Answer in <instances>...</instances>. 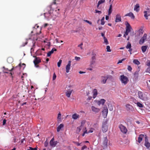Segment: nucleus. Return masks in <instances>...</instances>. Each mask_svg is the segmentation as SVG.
I'll return each mask as SVG.
<instances>
[{
	"label": "nucleus",
	"instance_id": "nucleus-1",
	"mask_svg": "<svg viewBox=\"0 0 150 150\" xmlns=\"http://www.w3.org/2000/svg\"><path fill=\"white\" fill-rule=\"evenodd\" d=\"M107 121L106 120H104L102 123V130L103 133L106 132L108 130V125Z\"/></svg>",
	"mask_w": 150,
	"mask_h": 150
},
{
	"label": "nucleus",
	"instance_id": "nucleus-2",
	"mask_svg": "<svg viewBox=\"0 0 150 150\" xmlns=\"http://www.w3.org/2000/svg\"><path fill=\"white\" fill-rule=\"evenodd\" d=\"M147 35L146 33H144L139 41V44L141 45L143 44L145 41H147Z\"/></svg>",
	"mask_w": 150,
	"mask_h": 150
},
{
	"label": "nucleus",
	"instance_id": "nucleus-3",
	"mask_svg": "<svg viewBox=\"0 0 150 150\" xmlns=\"http://www.w3.org/2000/svg\"><path fill=\"white\" fill-rule=\"evenodd\" d=\"M120 80L122 83L124 85H126L127 83L129 81L128 78L124 75H122L120 76Z\"/></svg>",
	"mask_w": 150,
	"mask_h": 150
},
{
	"label": "nucleus",
	"instance_id": "nucleus-4",
	"mask_svg": "<svg viewBox=\"0 0 150 150\" xmlns=\"http://www.w3.org/2000/svg\"><path fill=\"white\" fill-rule=\"evenodd\" d=\"M126 31L125 34L124 35V37H126V36L128 35L130 31V28H131V26L127 22H126Z\"/></svg>",
	"mask_w": 150,
	"mask_h": 150
},
{
	"label": "nucleus",
	"instance_id": "nucleus-5",
	"mask_svg": "<svg viewBox=\"0 0 150 150\" xmlns=\"http://www.w3.org/2000/svg\"><path fill=\"white\" fill-rule=\"evenodd\" d=\"M139 97L143 100H146L147 99L146 95L141 91H139L138 92Z\"/></svg>",
	"mask_w": 150,
	"mask_h": 150
},
{
	"label": "nucleus",
	"instance_id": "nucleus-6",
	"mask_svg": "<svg viewBox=\"0 0 150 150\" xmlns=\"http://www.w3.org/2000/svg\"><path fill=\"white\" fill-rule=\"evenodd\" d=\"M34 57H35V59L33 61V63L35 66L36 67H38L39 66L38 65V64L41 62V60L39 57H37L36 56Z\"/></svg>",
	"mask_w": 150,
	"mask_h": 150
},
{
	"label": "nucleus",
	"instance_id": "nucleus-7",
	"mask_svg": "<svg viewBox=\"0 0 150 150\" xmlns=\"http://www.w3.org/2000/svg\"><path fill=\"white\" fill-rule=\"evenodd\" d=\"M112 77L111 76L108 75H107L105 76H102L101 83L103 84H105L106 83L107 80L108 78L110 79Z\"/></svg>",
	"mask_w": 150,
	"mask_h": 150
},
{
	"label": "nucleus",
	"instance_id": "nucleus-8",
	"mask_svg": "<svg viewBox=\"0 0 150 150\" xmlns=\"http://www.w3.org/2000/svg\"><path fill=\"white\" fill-rule=\"evenodd\" d=\"M119 128L123 134H126L127 133V130L125 127L122 124H120L119 126Z\"/></svg>",
	"mask_w": 150,
	"mask_h": 150
},
{
	"label": "nucleus",
	"instance_id": "nucleus-9",
	"mask_svg": "<svg viewBox=\"0 0 150 150\" xmlns=\"http://www.w3.org/2000/svg\"><path fill=\"white\" fill-rule=\"evenodd\" d=\"M144 145L147 149H149L150 147V143L148 141V137L146 135H145Z\"/></svg>",
	"mask_w": 150,
	"mask_h": 150
},
{
	"label": "nucleus",
	"instance_id": "nucleus-10",
	"mask_svg": "<svg viewBox=\"0 0 150 150\" xmlns=\"http://www.w3.org/2000/svg\"><path fill=\"white\" fill-rule=\"evenodd\" d=\"M103 115L105 117H106L108 113V109L106 106H105L103 108L102 111Z\"/></svg>",
	"mask_w": 150,
	"mask_h": 150
},
{
	"label": "nucleus",
	"instance_id": "nucleus-11",
	"mask_svg": "<svg viewBox=\"0 0 150 150\" xmlns=\"http://www.w3.org/2000/svg\"><path fill=\"white\" fill-rule=\"evenodd\" d=\"M144 16L146 19H148V16L150 15V10L149 9H147L146 11L144 12Z\"/></svg>",
	"mask_w": 150,
	"mask_h": 150
},
{
	"label": "nucleus",
	"instance_id": "nucleus-12",
	"mask_svg": "<svg viewBox=\"0 0 150 150\" xmlns=\"http://www.w3.org/2000/svg\"><path fill=\"white\" fill-rule=\"evenodd\" d=\"M85 129H86V127L85 128ZM94 130V129L93 128H91L88 131H87L86 130L83 132V133L82 134V136L83 137L84 136L85 134H87L89 133H92Z\"/></svg>",
	"mask_w": 150,
	"mask_h": 150
},
{
	"label": "nucleus",
	"instance_id": "nucleus-13",
	"mask_svg": "<svg viewBox=\"0 0 150 150\" xmlns=\"http://www.w3.org/2000/svg\"><path fill=\"white\" fill-rule=\"evenodd\" d=\"M71 61H69L68 62V64L66 65V72L68 73L69 72V70L70 69V66L71 65Z\"/></svg>",
	"mask_w": 150,
	"mask_h": 150
},
{
	"label": "nucleus",
	"instance_id": "nucleus-14",
	"mask_svg": "<svg viewBox=\"0 0 150 150\" xmlns=\"http://www.w3.org/2000/svg\"><path fill=\"white\" fill-rule=\"evenodd\" d=\"M121 16L120 14H117L116 16L115 21L116 22H121Z\"/></svg>",
	"mask_w": 150,
	"mask_h": 150
},
{
	"label": "nucleus",
	"instance_id": "nucleus-15",
	"mask_svg": "<svg viewBox=\"0 0 150 150\" xmlns=\"http://www.w3.org/2000/svg\"><path fill=\"white\" fill-rule=\"evenodd\" d=\"M145 138V135L143 134H140L139 135L138 139L137 142L139 143H140L142 141L143 138Z\"/></svg>",
	"mask_w": 150,
	"mask_h": 150
},
{
	"label": "nucleus",
	"instance_id": "nucleus-16",
	"mask_svg": "<svg viewBox=\"0 0 150 150\" xmlns=\"http://www.w3.org/2000/svg\"><path fill=\"white\" fill-rule=\"evenodd\" d=\"M73 91V90L72 89H68L66 92V96H67L69 98L70 97L71 93Z\"/></svg>",
	"mask_w": 150,
	"mask_h": 150
},
{
	"label": "nucleus",
	"instance_id": "nucleus-17",
	"mask_svg": "<svg viewBox=\"0 0 150 150\" xmlns=\"http://www.w3.org/2000/svg\"><path fill=\"white\" fill-rule=\"evenodd\" d=\"M57 51V49L55 48H54L52 49L51 51L48 52L47 53V56L50 57L51 56V54H53L54 51Z\"/></svg>",
	"mask_w": 150,
	"mask_h": 150
},
{
	"label": "nucleus",
	"instance_id": "nucleus-18",
	"mask_svg": "<svg viewBox=\"0 0 150 150\" xmlns=\"http://www.w3.org/2000/svg\"><path fill=\"white\" fill-rule=\"evenodd\" d=\"M91 109L93 112L96 113H98L100 111V109L99 108H96L93 106L91 107Z\"/></svg>",
	"mask_w": 150,
	"mask_h": 150
},
{
	"label": "nucleus",
	"instance_id": "nucleus-19",
	"mask_svg": "<svg viewBox=\"0 0 150 150\" xmlns=\"http://www.w3.org/2000/svg\"><path fill=\"white\" fill-rule=\"evenodd\" d=\"M125 16H129L132 19H134L135 18V16L132 12H130L127 13L125 15Z\"/></svg>",
	"mask_w": 150,
	"mask_h": 150
},
{
	"label": "nucleus",
	"instance_id": "nucleus-20",
	"mask_svg": "<svg viewBox=\"0 0 150 150\" xmlns=\"http://www.w3.org/2000/svg\"><path fill=\"white\" fill-rule=\"evenodd\" d=\"M108 140L107 139V137H106L104 138L103 141V144L104 146L106 147L107 146L108 144Z\"/></svg>",
	"mask_w": 150,
	"mask_h": 150
},
{
	"label": "nucleus",
	"instance_id": "nucleus-21",
	"mask_svg": "<svg viewBox=\"0 0 150 150\" xmlns=\"http://www.w3.org/2000/svg\"><path fill=\"white\" fill-rule=\"evenodd\" d=\"M144 30L143 28H140L138 31V35L137 34V35L136 36H141L142 35L143 33Z\"/></svg>",
	"mask_w": 150,
	"mask_h": 150
},
{
	"label": "nucleus",
	"instance_id": "nucleus-22",
	"mask_svg": "<svg viewBox=\"0 0 150 150\" xmlns=\"http://www.w3.org/2000/svg\"><path fill=\"white\" fill-rule=\"evenodd\" d=\"M4 69L3 70V71L4 73H8L9 72L12 71L13 69V67L10 69H8V68H5L4 67Z\"/></svg>",
	"mask_w": 150,
	"mask_h": 150
},
{
	"label": "nucleus",
	"instance_id": "nucleus-23",
	"mask_svg": "<svg viewBox=\"0 0 150 150\" xmlns=\"http://www.w3.org/2000/svg\"><path fill=\"white\" fill-rule=\"evenodd\" d=\"M126 107L127 108V110H132L133 109V107L132 106L129 104H127L126 105Z\"/></svg>",
	"mask_w": 150,
	"mask_h": 150
},
{
	"label": "nucleus",
	"instance_id": "nucleus-24",
	"mask_svg": "<svg viewBox=\"0 0 150 150\" xmlns=\"http://www.w3.org/2000/svg\"><path fill=\"white\" fill-rule=\"evenodd\" d=\"M105 102V100L104 99H102L100 100L98 102V104L99 105L100 104L103 105Z\"/></svg>",
	"mask_w": 150,
	"mask_h": 150
},
{
	"label": "nucleus",
	"instance_id": "nucleus-25",
	"mask_svg": "<svg viewBox=\"0 0 150 150\" xmlns=\"http://www.w3.org/2000/svg\"><path fill=\"white\" fill-rule=\"evenodd\" d=\"M139 69L138 70V71H136L134 73V78L135 79H137L138 78V77L139 76Z\"/></svg>",
	"mask_w": 150,
	"mask_h": 150
},
{
	"label": "nucleus",
	"instance_id": "nucleus-26",
	"mask_svg": "<svg viewBox=\"0 0 150 150\" xmlns=\"http://www.w3.org/2000/svg\"><path fill=\"white\" fill-rule=\"evenodd\" d=\"M148 47L147 45L143 46L141 47V49L143 52H144L146 50Z\"/></svg>",
	"mask_w": 150,
	"mask_h": 150
},
{
	"label": "nucleus",
	"instance_id": "nucleus-27",
	"mask_svg": "<svg viewBox=\"0 0 150 150\" xmlns=\"http://www.w3.org/2000/svg\"><path fill=\"white\" fill-rule=\"evenodd\" d=\"M93 98H95L97 95V91L96 89H94L93 91Z\"/></svg>",
	"mask_w": 150,
	"mask_h": 150
},
{
	"label": "nucleus",
	"instance_id": "nucleus-28",
	"mask_svg": "<svg viewBox=\"0 0 150 150\" xmlns=\"http://www.w3.org/2000/svg\"><path fill=\"white\" fill-rule=\"evenodd\" d=\"M139 6L138 4H136L134 6V10L136 11L137 12H138L139 10Z\"/></svg>",
	"mask_w": 150,
	"mask_h": 150
},
{
	"label": "nucleus",
	"instance_id": "nucleus-29",
	"mask_svg": "<svg viewBox=\"0 0 150 150\" xmlns=\"http://www.w3.org/2000/svg\"><path fill=\"white\" fill-rule=\"evenodd\" d=\"M64 127V125L63 124H60L57 127V132H59L60 130L62 128Z\"/></svg>",
	"mask_w": 150,
	"mask_h": 150
},
{
	"label": "nucleus",
	"instance_id": "nucleus-30",
	"mask_svg": "<svg viewBox=\"0 0 150 150\" xmlns=\"http://www.w3.org/2000/svg\"><path fill=\"white\" fill-rule=\"evenodd\" d=\"M79 117V115L76 113H75L72 115V117L74 120H76Z\"/></svg>",
	"mask_w": 150,
	"mask_h": 150
},
{
	"label": "nucleus",
	"instance_id": "nucleus-31",
	"mask_svg": "<svg viewBox=\"0 0 150 150\" xmlns=\"http://www.w3.org/2000/svg\"><path fill=\"white\" fill-rule=\"evenodd\" d=\"M7 61L10 64L12 63L13 62V59L11 57H9L7 58Z\"/></svg>",
	"mask_w": 150,
	"mask_h": 150
},
{
	"label": "nucleus",
	"instance_id": "nucleus-32",
	"mask_svg": "<svg viewBox=\"0 0 150 150\" xmlns=\"http://www.w3.org/2000/svg\"><path fill=\"white\" fill-rule=\"evenodd\" d=\"M112 4H111L108 10V14L109 15H110L112 13Z\"/></svg>",
	"mask_w": 150,
	"mask_h": 150
},
{
	"label": "nucleus",
	"instance_id": "nucleus-33",
	"mask_svg": "<svg viewBox=\"0 0 150 150\" xmlns=\"http://www.w3.org/2000/svg\"><path fill=\"white\" fill-rule=\"evenodd\" d=\"M81 129V126H80L77 128L76 132L77 134H79Z\"/></svg>",
	"mask_w": 150,
	"mask_h": 150
},
{
	"label": "nucleus",
	"instance_id": "nucleus-34",
	"mask_svg": "<svg viewBox=\"0 0 150 150\" xmlns=\"http://www.w3.org/2000/svg\"><path fill=\"white\" fill-rule=\"evenodd\" d=\"M133 62L137 65H139L140 64V62L137 60L135 59L133 60Z\"/></svg>",
	"mask_w": 150,
	"mask_h": 150
},
{
	"label": "nucleus",
	"instance_id": "nucleus-35",
	"mask_svg": "<svg viewBox=\"0 0 150 150\" xmlns=\"http://www.w3.org/2000/svg\"><path fill=\"white\" fill-rule=\"evenodd\" d=\"M105 0H100L99 1L98 3V5H97V8H98L99 5L104 3L105 2Z\"/></svg>",
	"mask_w": 150,
	"mask_h": 150
},
{
	"label": "nucleus",
	"instance_id": "nucleus-36",
	"mask_svg": "<svg viewBox=\"0 0 150 150\" xmlns=\"http://www.w3.org/2000/svg\"><path fill=\"white\" fill-rule=\"evenodd\" d=\"M132 47L131 45L129 42H128L127 44V46L126 47V48L127 49H130Z\"/></svg>",
	"mask_w": 150,
	"mask_h": 150
},
{
	"label": "nucleus",
	"instance_id": "nucleus-37",
	"mask_svg": "<svg viewBox=\"0 0 150 150\" xmlns=\"http://www.w3.org/2000/svg\"><path fill=\"white\" fill-rule=\"evenodd\" d=\"M104 39V43H105L106 45H108L109 44L108 42L107 39L106 37H104L103 38Z\"/></svg>",
	"mask_w": 150,
	"mask_h": 150
},
{
	"label": "nucleus",
	"instance_id": "nucleus-38",
	"mask_svg": "<svg viewBox=\"0 0 150 150\" xmlns=\"http://www.w3.org/2000/svg\"><path fill=\"white\" fill-rule=\"evenodd\" d=\"M50 144L51 146L52 147H54L56 145L55 143L54 142H52V141H50Z\"/></svg>",
	"mask_w": 150,
	"mask_h": 150
},
{
	"label": "nucleus",
	"instance_id": "nucleus-39",
	"mask_svg": "<svg viewBox=\"0 0 150 150\" xmlns=\"http://www.w3.org/2000/svg\"><path fill=\"white\" fill-rule=\"evenodd\" d=\"M137 104L138 106L140 108L143 107V105L142 103H140V102H137Z\"/></svg>",
	"mask_w": 150,
	"mask_h": 150
},
{
	"label": "nucleus",
	"instance_id": "nucleus-40",
	"mask_svg": "<svg viewBox=\"0 0 150 150\" xmlns=\"http://www.w3.org/2000/svg\"><path fill=\"white\" fill-rule=\"evenodd\" d=\"M107 51L108 52H110L111 50L110 49V47L108 45L106 47Z\"/></svg>",
	"mask_w": 150,
	"mask_h": 150
},
{
	"label": "nucleus",
	"instance_id": "nucleus-41",
	"mask_svg": "<svg viewBox=\"0 0 150 150\" xmlns=\"http://www.w3.org/2000/svg\"><path fill=\"white\" fill-rule=\"evenodd\" d=\"M62 62V60L61 59L59 60V62L57 63V66L58 67H60L61 65V64Z\"/></svg>",
	"mask_w": 150,
	"mask_h": 150
},
{
	"label": "nucleus",
	"instance_id": "nucleus-42",
	"mask_svg": "<svg viewBox=\"0 0 150 150\" xmlns=\"http://www.w3.org/2000/svg\"><path fill=\"white\" fill-rule=\"evenodd\" d=\"M104 17H103L102 18V19H101V25H103L104 24L105 22L104 21Z\"/></svg>",
	"mask_w": 150,
	"mask_h": 150
},
{
	"label": "nucleus",
	"instance_id": "nucleus-43",
	"mask_svg": "<svg viewBox=\"0 0 150 150\" xmlns=\"http://www.w3.org/2000/svg\"><path fill=\"white\" fill-rule=\"evenodd\" d=\"M56 77H57V76H56V74H55V73H54L53 74L52 80L53 81L55 80V79H56Z\"/></svg>",
	"mask_w": 150,
	"mask_h": 150
},
{
	"label": "nucleus",
	"instance_id": "nucleus-44",
	"mask_svg": "<svg viewBox=\"0 0 150 150\" xmlns=\"http://www.w3.org/2000/svg\"><path fill=\"white\" fill-rule=\"evenodd\" d=\"M61 114L60 112H59L58 114L57 118L58 119L60 120L61 119Z\"/></svg>",
	"mask_w": 150,
	"mask_h": 150
},
{
	"label": "nucleus",
	"instance_id": "nucleus-45",
	"mask_svg": "<svg viewBox=\"0 0 150 150\" xmlns=\"http://www.w3.org/2000/svg\"><path fill=\"white\" fill-rule=\"evenodd\" d=\"M108 105L109 110L110 111L112 110H113L112 106L111 105Z\"/></svg>",
	"mask_w": 150,
	"mask_h": 150
},
{
	"label": "nucleus",
	"instance_id": "nucleus-46",
	"mask_svg": "<svg viewBox=\"0 0 150 150\" xmlns=\"http://www.w3.org/2000/svg\"><path fill=\"white\" fill-rule=\"evenodd\" d=\"M83 21L85 22H86L87 23H88L90 25H91L92 24V23L90 21H89L87 20H84Z\"/></svg>",
	"mask_w": 150,
	"mask_h": 150
},
{
	"label": "nucleus",
	"instance_id": "nucleus-47",
	"mask_svg": "<svg viewBox=\"0 0 150 150\" xmlns=\"http://www.w3.org/2000/svg\"><path fill=\"white\" fill-rule=\"evenodd\" d=\"M48 144V142L47 140H46L44 143V146L45 147L47 146Z\"/></svg>",
	"mask_w": 150,
	"mask_h": 150
},
{
	"label": "nucleus",
	"instance_id": "nucleus-48",
	"mask_svg": "<svg viewBox=\"0 0 150 150\" xmlns=\"http://www.w3.org/2000/svg\"><path fill=\"white\" fill-rule=\"evenodd\" d=\"M127 69L129 71H131L132 69V68L130 66L128 65V66Z\"/></svg>",
	"mask_w": 150,
	"mask_h": 150
},
{
	"label": "nucleus",
	"instance_id": "nucleus-49",
	"mask_svg": "<svg viewBox=\"0 0 150 150\" xmlns=\"http://www.w3.org/2000/svg\"><path fill=\"white\" fill-rule=\"evenodd\" d=\"M146 65L148 67H150V60H149L147 62Z\"/></svg>",
	"mask_w": 150,
	"mask_h": 150
},
{
	"label": "nucleus",
	"instance_id": "nucleus-50",
	"mask_svg": "<svg viewBox=\"0 0 150 150\" xmlns=\"http://www.w3.org/2000/svg\"><path fill=\"white\" fill-rule=\"evenodd\" d=\"M6 120L5 119H4L3 120L2 125L3 126L5 125L6 124Z\"/></svg>",
	"mask_w": 150,
	"mask_h": 150
},
{
	"label": "nucleus",
	"instance_id": "nucleus-51",
	"mask_svg": "<svg viewBox=\"0 0 150 150\" xmlns=\"http://www.w3.org/2000/svg\"><path fill=\"white\" fill-rule=\"evenodd\" d=\"M146 72L150 73V67H148L146 71Z\"/></svg>",
	"mask_w": 150,
	"mask_h": 150
},
{
	"label": "nucleus",
	"instance_id": "nucleus-52",
	"mask_svg": "<svg viewBox=\"0 0 150 150\" xmlns=\"http://www.w3.org/2000/svg\"><path fill=\"white\" fill-rule=\"evenodd\" d=\"M75 59L76 61H79L80 60L81 58L80 57H78L76 56L75 57Z\"/></svg>",
	"mask_w": 150,
	"mask_h": 150
},
{
	"label": "nucleus",
	"instance_id": "nucleus-53",
	"mask_svg": "<svg viewBox=\"0 0 150 150\" xmlns=\"http://www.w3.org/2000/svg\"><path fill=\"white\" fill-rule=\"evenodd\" d=\"M73 142L75 144H76V145H77V146H80V144L81 143H78V142Z\"/></svg>",
	"mask_w": 150,
	"mask_h": 150
},
{
	"label": "nucleus",
	"instance_id": "nucleus-54",
	"mask_svg": "<svg viewBox=\"0 0 150 150\" xmlns=\"http://www.w3.org/2000/svg\"><path fill=\"white\" fill-rule=\"evenodd\" d=\"M95 11H96V12H95L96 13H98L99 14H100L101 13H102L101 11H98V10H95Z\"/></svg>",
	"mask_w": 150,
	"mask_h": 150
},
{
	"label": "nucleus",
	"instance_id": "nucleus-55",
	"mask_svg": "<svg viewBox=\"0 0 150 150\" xmlns=\"http://www.w3.org/2000/svg\"><path fill=\"white\" fill-rule=\"evenodd\" d=\"M125 59H122L121 60H119L118 61V62L117 64H119V63H122V61L123 60H124Z\"/></svg>",
	"mask_w": 150,
	"mask_h": 150
},
{
	"label": "nucleus",
	"instance_id": "nucleus-56",
	"mask_svg": "<svg viewBox=\"0 0 150 150\" xmlns=\"http://www.w3.org/2000/svg\"><path fill=\"white\" fill-rule=\"evenodd\" d=\"M87 146L86 145H84L82 147L81 149L82 150H84L85 149H86L87 148Z\"/></svg>",
	"mask_w": 150,
	"mask_h": 150
},
{
	"label": "nucleus",
	"instance_id": "nucleus-57",
	"mask_svg": "<svg viewBox=\"0 0 150 150\" xmlns=\"http://www.w3.org/2000/svg\"><path fill=\"white\" fill-rule=\"evenodd\" d=\"M83 43H81V44L79 45H78V47H80L82 49H83L82 47H81V46L83 45Z\"/></svg>",
	"mask_w": 150,
	"mask_h": 150
},
{
	"label": "nucleus",
	"instance_id": "nucleus-58",
	"mask_svg": "<svg viewBox=\"0 0 150 150\" xmlns=\"http://www.w3.org/2000/svg\"><path fill=\"white\" fill-rule=\"evenodd\" d=\"M129 50L128 51L130 52V54H132L131 52H132V49L130 48V49H129Z\"/></svg>",
	"mask_w": 150,
	"mask_h": 150
},
{
	"label": "nucleus",
	"instance_id": "nucleus-59",
	"mask_svg": "<svg viewBox=\"0 0 150 150\" xmlns=\"http://www.w3.org/2000/svg\"><path fill=\"white\" fill-rule=\"evenodd\" d=\"M92 98V97L91 96H89L88 97V98L87 99V100H90Z\"/></svg>",
	"mask_w": 150,
	"mask_h": 150
},
{
	"label": "nucleus",
	"instance_id": "nucleus-60",
	"mask_svg": "<svg viewBox=\"0 0 150 150\" xmlns=\"http://www.w3.org/2000/svg\"><path fill=\"white\" fill-rule=\"evenodd\" d=\"M53 0V1L52 3V4H56V0Z\"/></svg>",
	"mask_w": 150,
	"mask_h": 150
},
{
	"label": "nucleus",
	"instance_id": "nucleus-61",
	"mask_svg": "<svg viewBox=\"0 0 150 150\" xmlns=\"http://www.w3.org/2000/svg\"><path fill=\"white\" fill-rule=\"evenodd\" d=\"M101 36L103 37V38H104V37H105V34L104 33H101Z\"/></svg>",
	"mask_w": 150,
	"mask_h": 150
},
{
	"label": "nucleus",
	"instance_id": "nucleus-62",
	"mask_svg": "<svg viewBox=\"0 0 150 150\" xmlns=\"http://www.w3.org/2000/svg\"><path fill=\"white\" fill-rule=\"evenodd\" d=\"M109 17L108 16H105V19L106 20H108L109 19Z\"/></svg>",
	"mask_w": 150,
	"mask_h": 150
},
{
	"label": "nucleus",
	"instance_id": "nucleus-63",
	"mask_svg": "<svg viewBox=\"0 0 150 150\" xmlns=\"http://www.w3.org/2000/svg\"><path fill=\"white\" fill-rule=\"evenodd\" d=\"M79 73L80 74H82L85 73V72H83V71H79Z\"/></svg>",
	"mask_w": 150,
	"mask_h": 150
},
{
	"label": "nucleus",
	"instance_id": "nucleus-64",
	"mask_svg": "<svg viewBox=\"0 0 150 150\" xmlns=\"http://www.w3.org/2000/svg\"><path fill=\"white\" fill-rule=\"evenodd\" d=\"M31 150H38L36 148H32V149H31Z\"/></svg>",
	"mask_w": 150,
	"mask_h": 150
}]
</instances>
